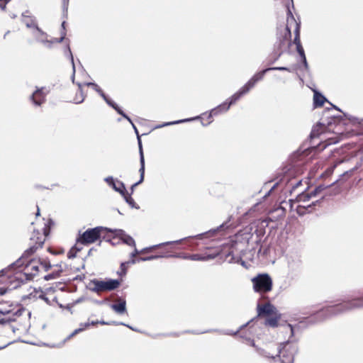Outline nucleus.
Listing matches in <instances>:
<instances>
[{"mask_svg":"<svg viewBox=\"0 0 363 363\" xmlns=\"http://www.w3.org/2000/svg\"><path fill=\"white\" fill-rule=\"evenodd\" d=\"M104 101L111 107H113V108L116 107V106H117V104L113 102L112 100H111L110 99H108L106 95H105V97H102Z\"/></svg>","mask_w":363,"mask_h":363,"instance_id":"f704fd0d","label":"nucleus"},{"mask_svg":"<svg viewBox=\"0 0 363 363\" xmlns=\"http://www.w3.org/2000/svg\"><path fill=\"white\" fill-rule=\"evenodd\" d=\"M45 231L41 234L39 231H33V236L30 238V247L26 250L23 255L11 264L7 269H3L1 273L6 275L10 283V286L13 289L18 288L21 284L33 279L40 270V259H31L25 264V261L37 249L42 247L45 240Z\"/></svg>","mask_w":363,"mask_h":363,"instance_id":"f257e3e1","label":"nucleus"},{"mask_svg":"<svg viewBox=\"0 0 363 363\" xmlns=\"http://www.w3.org/2000/svg\"><path fill=\"white\" fill-rule=\"evenodd\" d=\"M111 308L118 314H123L126 312V302L124 299H120L118 303H113Z\"/></svg>","mask_w":363,"mask_h":363,"instance_id":"dca6fc26","label":"nucleus"},{"mask_svg":"<svg viewBox=\"0 0 363 363\" xmlns=\"http://www.w3.org/2000/svg\"><path fill=\"white\" fill-rule=\"evenodd\" d=\"M45 94L43 92V89H38L31 96L34 104L37 106L41 105L45 101Z\"/></svg>","mask_w":363,"mask_h":363,"instance_id":"2eb2a0df","label":"nucleus"},{"mask_svg":"<svg viewBox=\"0 0 363 363\" xmlns=\"http://www.w3.org/2000/svg\"><path fill=\"white\" fill-rule=\"evenodd\" d=\"M121 240L124 243L127 244L128 245L133 247H135V240L130 235L122 233Z\"/></svg>","mask_w":363,"mask_h":363,"instance_id":"4be33fe9","label":"nucleus"},{"mask_svg":"<svg viewBox=\"0 0 363 363\" xmlns=\"http://www.w3.org/2000/svg\"><path fill=\"white\" fill-rule=\"evenodd\" d=\"M128 328H130V329H132V330H134L132 327H130L128 325H127Z\"/></svg>","mask_w":363,"mask_h":363,"instance_id":"8fccbe9b","label":"nucleus"},{"mask_svg":"<svg viewBox=\"0 0 363 363\" xmlns=\"http://www.w3.org/2000/svg\"><path fill=\"white\" fill-rule=\"evenodd\" d=\"M78 86H79V89H81V84H78Z\"/></svg>","mask_w":363,"mask_h":363,"instance_id":"3c124183","label":"nucleus"},{"mask_svg":"<svg viewBox=\"0 0 363 363\" xmlns=\"http://www.w3.org/2000/svg\"><path fill=\"white\" fill-rule=\"evenodd\" d=\"M133 127L134 128L136 134L138 135V130H137V128H136V127L135 126L134 124H133ZM138 145H139V150H140V168L139 169V172H140V180L138 182H136L135 184H134L132 186V188H131L132 190L133 189V188L135 186H136L137 185H138L139 184H140V183H142L143 182L144 174H145V159H144V155H143L142 143H141V140L140 139L139 135H138Z\"/></svg>","mask_w":363,"mask_h":363,"instance_id":"9b49d317","label":"nucleus"},{"mask_svg":"<svg viewBox=\"0 0 363 363\" xmlns=\"http://www.w3.org/2000/svg\"><path fill=\"white\" fill-rule=\"evenodd\" d=\"M266 318L264 324L272 328H275L278 325V321L280 319V314L276 313V315H272Z\"/></svg>","mask_w":363,"mask_h":363,"instance_id":"a211bd4d","label":"nucleus"},{"mask_svg":"<svg viewBox=\"0 0 363 363\" xmlns=\"http://www.w3.org/2000/svg\"><path fill=\"white\" fill-rule=\"evenodd\" d=\"M124 267H125V263H122L121 264V268L123 269Z\"/></svg>","mask_w":363,"mask_h":363,"instance_id":"49530a36","label":"nucleus"},{"mask_svg":"<svg viewBox=\"0 0 363 363\" xmlns=\"http://www.w3.org/2000/svg\"><path fill=\"white\" fill-rule=\"evenodd\" d=\"M258 315H276L277 313V308L271 303L258 304L257 305Z\"/></svg>","mask_w":363,"mask_h":363,"instance_id":"f8f14e48","label":"nucleus"},{"mask_svg":"<svg viewBox=\"0 0 363 363\" xmlns=\"http://www.w3.org/2000/svg\"><path fill=\"white\" fill-rule=\"evenodd\" d=\"M296 50H297L298 53L300 55V56L302 57L303 62L304 63V65L306 67H307L308 64H307V62H306V58L304 50H303V48L302 45H298L296 46Z\"/></svg>","mask_w":363,"mask_h":363,"instance_id":"393cba45","label":"nucleus"},{"mask_svg":"<svg viewBox=\"0 0 363 363\" xmlns=\"http://www.w3.org/2000/svg\"><path fill=\"white\" fill-rule=\"evenodd\" d=\"M126 202L131 206L132 207H134L135 201L130 196V195H128V193L125 194V196H123Z\"/></svg>","mask_w":363,"mask_h":363,"instance_id":"2f4dec72","label":"nucleus"},{"mask_svg":"<svg viewBox=\"0 0 363 363\" xmlns=\"http://www.w3.org/2000/svg\"><path fill=\"white\" fill-rule=\"evenodd\" d=\"M289 327L290 328L291 333H294L293 327L291 325H289Z\"/></svg>","mask_w":363,"mask_h":363,"instance_id":"c03bdc74","label":"nucleus"},{"mask_svg":"<svg viewBox=\"0 0 363 363\" xmlns=\"http://www.w3.org/2000/svg\"><path fill=\"white\" fill-rule=\"evenodd\" d=\"M170 243L171 242H169L161 243V244L153 245V246H151V247H149L143 248L140 251L138 250L137 248L135 246L134 247V251L131 253V257H135L138 254L148 252H150L151 250H152L153 249L159 247H160L162 245H169Z\"/></svg>","mask_w":363,"mask_h":363,"instance_id":"f3484780","label":"nucleus"},{"mask_svg":"<svg viewBox=\"0 0 363 363\" xmlns=\"http://www.w3.org/2000/svg\"><path fill=\"white\" fill-rule=\"evenodd\" d=\"M362 307H363V298L353 299L351 301L335 306V314Z\"/></svg>","mask_w":363,"mask_h":363,"instance_id":"9d476101","label":"nucleus"},{"mask_svg":"<svg viewBox=\"0 0 363 363\" xmlns=\"http://www.w3.org/2000/svg\"><path fill=\"white\" fill-rule=\"evenodd\" d=\"M214 256L208 255L207 257H203L199 254H194L189 255V259L194 260V261H203L207 259H213Z\"/></svg>","mask_w":363,"mask_h":363,"instance_id":"412c9836","label":"nucleus"},{"mask_svg":"<svg viewBox=\"0 0 363 363\" xmlns=\"http://www.w3.org/2000/svg\"><path fill=\"white\" fill-rule=\"evenodd\" d=\"M10 0H0V7L2 9H4L6 8V4Z\"/></svg>","mask_w":363,"mask_h":363,"instance_id":"58836bf2","label":"nucleus"},{"mask_svg":"<svg viewBox=\"0 0 363 363\" xmlns=\"http://www.w3.org/2000/svg\"><path fill=\"white\" fill-rule=\"evenodd\" d=\"M311 208V205L302 206L299 205L296 208V212L299 216H303L306 213L307 209Z\"/></svg>","mask_w":363,"mask_h":363,"instance_id":"bb28decb","label":"nucleus"},{"mask_svg":"<svg viewBox=\"0 0 363 363\" xmlns=\"http://www.w3.org/2000/svg\"><path fill=\"white\" fill-rule=\"evenodd\" d=\"M114 109L117 111L118 113L121 115L123 117L126 118L132 125L133 124L131 119L118 107V106H116Z\"/></svg>","mask_w":363,"mask_h":363,"instance_id":"c756f323","label":"nucleus"},{"mask_svg":"<svg viewBox=\"0 0 363 363\" xmlns=\"http://www.w3.org/2000/svg\"><path fill=\"white\" fill-rule=\"evenodd\" d=\"M269 70L289 71V69L286 67H274L265 69L256 74L244 86L240 89L239 91L232 96L229 103L224 102L218 107L213 108L211 111L209 117H211L213 115H217L221 112L227 111L233 104L235 103L241 96L247 93L255 86L256 82L261 80L264 77V74Z\"/></svg>","mask_w":363,"mask_h":363,"instance_id":"f03ea898","label":"nucleus"},{"mask_svg":"<svg viewBox=\"0 0 363 363\" xmlns=\"http://www.w3.org/2000/svg\"><path fill=\"white\" fill-rule=\"evenodd\" d=\"M91 284H93L92 291L99 293L117 289L120 285V281L117 279H111L106 280L94 279L91 281Z\"/></svg>","mask_w":363,"mask_h":363,"instance_id":"0eeeda50","label":"nucleus"},{"mask_svg":"<svg viewBox=\"0 0 363 363\" xmlns=\"http://www.w3.org/2000/svg\"><path fill=\"white\" fill-rule=\"evenodd\" d=\"M325 189V187L324 186L320 185L317 186L313 191H312L311 194H313V196H316L317 195L320 194Z\"/></svg>","mask_w":363,"mask_h":363,"instance_id":"7c9ffc66","label":"nucleus"},{"mask_svg":"<svg viewBox=\"0 0 363 363\" xmlns=\"http://www.w3.org/2000/svg\"><path fill=\"white\" fill-rule=\"evenodd\" d=\"M224 226L225 225L222 224L217 228L209 230L207 233L215 234L216 232L223 230L224 228Z\"/></svg>","mask_w":363,"mask_h":363,"instance_id":"e433bc0d","label":"nucleus"},{"mask_svg":"<svg viewBox=\"0 0 363 363\" xmlns=\"http://www.w3.org/2000/svg\"><path fill=\"white\" fill-rule=\"evenodd\" d=\"M344 164L345 168L347 169L344 172L342 176L350 177L352 175L354 172L358 169L362 165V160L357 157H352L347 160H340L335 163L332 167L328 169L325 172L327 174H330L333 172V169L339 164Z\"/></svg>","mask_w":363,"mask_h":363,"instance_id":"20e7f679","label":"nucleus"},{"mask_svg":"<svg viewBox=\"0 0 363 363\" xmlns=\"http://www.w3.org/2000/svg\"><path fill=\"white\" fill-rule=\"evenodd\" d=\"M190 255H170L171 257H179L184 259H189Z\"/></svg>","mask_w":363,"mask_h":363,"instance_id":"4c0bfd02","label":"nucleus"},{"mask_svg":"<svg viewBox=\"0 0 363 363\" xmlns=\"http://www.w3.org/2000/svg\"><path fill=\"white\" fill-rule=\"evenodd\" d=\"M290 21H294L295 23H296V28H295V30H294L295 38H294V43L296 46L298 45H301V40H300V25L298 23L296 22V21L294 19V17L293 16L291 11L289 9H288V18H287L288 23H289Z\"/></svg>","mask_w":363,"mask_h":363,"instance_id":"4468645a","label":"nucleus"},{"mask_svg":"<svg viewBox=\"0 0 363 363\" xmlns=\"http://www.w3.org/2000/svg\"><path fill=\"white\" fill-rule=\"evenodd\" d=\"M69 0H63V9L66 12L67 11Z\"/></svg>","mask_w":363,"mask_h":363,"instance_id":"ea45409f","label":"nucleus"},{"mask_svg":"<svg viewBox=\"0 0 363 363\" xmlns=\"http://www.w3.org/2000/svg\"><path fill=\"white\" fill-rule=\"evenodd\" d=\"M256 292L266 293L272 290V280L267 274H259L252 279Z\"/></svg>","mask_w":363,"mask_h":363,"instance_id":"39448f33","label":"nucleus"},{"mask_svg":"<svg viewBox=\"0 0 363 363\" xmlns=\"http://www.w3.org/2000/svg\"><path fill=\"white\" fill-rule=\"evenodd\" d=\"M286 30H287V33H288V35H291V30H290V28H289V26H288V25L286 26Z\"/></svg>","mask_w":363,"mask_h":363,"instance_id":"37998d69","label":"nucleus"},{"mask_svg":"<svg viewBox=\"0 0 363 363\" xmlns=\"http://www.w3.org/2000/svg\"><path fill=\"white\" fill-rule=\"evenodd\" d=\"M65 21H63L62 23V27L64 31L62 33V37L60 38L59 39L55 38L54 40H52L51 41H49V43H47L48 46H50V43H61L64 40V38L65 37V35H66V33L65 32Z\"/></svg>","mask_w":363,"mask_h":363,"instance_id":"cd10ccee","label":"nucleus"},{"mask_svg":"<svg viewBox=\"0 0 363 363\" xmlns=\"http://www.w3.org/2000/svg\"><path fill=\"white\" fill-rule=\"evenodd\" d=\"M40 264H41L40 266V269H43L45 272L48 271L51 267L50 264L48 262H47L46 260H43V261L40 260Z\"/></svg>","mask_w":363,"mask_h":363,"instance_id":"c85d7f7f","label":"nucleus"},{"mask_svg":"<svg viewBox=\"0 0 363 363\" xmlns=\"http://www.w3.org/2000/svg\"><path fill=\"white\" fill-rule=\"evenodd\" d=\"M105 181L111 186L115 191L119 192L121 195L125 196L127 194V191L123 182L114 181L112 177H108L105 179Z\"/></svg>","mask_w":363,"mask_h":363,"instance_id":"ddd939ff","label":"nucleus"},{"mask_svg":"<svg viewBox=\"0 0 363 363\" xmlns=\"http://www.w3.org/2000/svg\"><path fill=\"white\" fill-rule=\"evenodd\" d=\"M194 118H192L193 120ZM191 121V119H185V120H181V121H174V122H170V123H167L165 124H163L162 125H161L160 127H163V126H165V125H172V124H177V123H182V122H185V121Z\"/></svg>","mask_w":363,"mask_h":363,"instance_id":"c9c22d12","label":"nucleus"},{"mask_svg":"<svg viewBox=\"0 0 363 363\" xmlns=\"http://www.w3.org/2000/svg\"><path fill=\"white\" fill-rule=\"evenodd\" d=\"M83 100H84V99H82L80 101H77L76 103H81V102H82V101H83Z\"/></svg>","mask_w":363,"mask_h":363,"instance_id":"de8ad7c7","label":"nucleus"},{"mask_svg":"<svg viewBox=\"0 0 363 363\" xmlns=\"http://www.w3.org/2000/svg\"><path fill=\"white\" fill-rule=\"evenodd\" d=\"M53 278V276L52 274H48L45 277V279L48 281Z\"/></svg>","mask_w":363,"mask_h":363,"instance_id":"79ce46f5","label":"nucleus"},{"mask_svg":"<svg viewBox=\"0 0 363 363\" xmlns=\"http://www.w3.org/2000/svg\"><path fill=\"white\" fill-rule=\"evenodd\" d=\"M105 230L103 227L88 229L80 236L79 241L82 244L93 243L100 238L101 232Z\"/></svg>","mask_w":363,"mask_h":363,"instance_id":"1a4fd4ad","label":"nucleus"},{"mask_svg":"<svg viewBox=\"0 0 363 363\" xmlns=\"http://www.w3.org/2000/svg\"><path fill=\"white\" fill-rule=\"evenodd\" d=\"M25 310L22 308H6L0 307V323L4 324L16 321L18 318L22 315Z\"/></svg>","mask_w":363,"mask_h":363,"instance_id":"6e6552de","label":"nucleus"},{"mask_svg":"<svg viewBox=\"0 0 363 363\" xmlns=\"http://www.w3.org/2000/svg\"><path fill=\"white\" fill-rule=\"evenodd\" d=\"M159 257H162V256H160V255H152V256H150V257H141L140 258L139 260L140 261H148V260H153V259H157Z\"/></svg>","mask_w":363,"mask_h":363,"instance_id":"473e14b6","label":"nucleus"},{"mask_svg":"<svg viewBox=\"0 0 363 363\" xmlns=\"http://www.w3.org/2000/svg\"><path fill=\"white\" fill-rule=\"evenodd\" d=\"M281 345H274V352L263 350L262 354L272 359L274 363H293L294 354L297 351L296 346L288 342L284 343L282 347Z\"/></svg>","mask_w":363,"mask_h":363,"instance_id":"7ed1b4c3","label":"nucleus"},{"mask_svg":"<svg viewBox=\"0 0 363 363\" xmlns=\"http://www.w3.org/2000/svg\"><path fill=\"white\" fill-rule=\"evenodd\" d=\"M325 98L317 91L314 92L313 103L315 107L322 106L325 101Z\"/></svg>","mask_w":363,"mask_h":363,"instance_id":"6ab92c4d","label":"nucleus"},{"mask_svg":"<svg viewBox=\"0 0 363 363\" xmlns=\"http://www.w3.org/2000/svg\"><path fill=\"white\" fill-rule=\"evenodd\" d=\"M86 85L88 86H92L93 89L96 91H97L101 97H105V94L96 84L92 83V82H88V83H86Z\"/></svg>","mask_w":363,"mask_h":363,"instance_id":"a878e982","label":"nucleus"},{"mask_svg":"<svg viewBox=\"0 0 363 363\" xmlns=\"http://www.w3.org/2000/svg\"><path fill=\"white\" fill-rule=\"evenodd\" d=\"M312 197H314V196H313L311 192V193H303V194H299L297 196L296 200L298 202L306 203V202L308 201Z\"/></svg>","mask_w":363,"mask_h":363,"instance_id":"aec40b11","label":"nucleus"},{"mask_svg":"<svg viewBox=\"0 0 363 363\" xmlns=\"http://www.w3.org/2000/svg\"><path fill=\"white\" fill-rule=\"evenodd\" d=\"M40 215V210L39 208H38V211H37V213H36V216H38Z\"/></svg>","mask_w":363,"mask_h":363,"instance_id":"a18cd8bd","label":"nucleus"},{"mask_svg":"<svg viewBox=\"0 0 363 363\" xmlns=\"http://www.w3.org/2000/svg\"><path fill=\"white\" fill-rule=\"evenodd\" d=\"M95 323L94 322H91V323H86L84 324V328H78V329H76L74 330L66 339L65 340H68L69 339H71L72 337H74V335H76L77 334H78L79 333L83 331L84 330L85 328L89 326L90 325H94Z\"/></svg>","mask_w":363,"mask_h":363,"instance_id":"5701e85b","label":"nucleus"},{"mask_svg":"<svg viewBox=\"0 0 363 363\" xmlns=\"http://www.w3.org/2000/svg\"><path fill=\"white\" fill-rule=\"evenodd\" d=\"M6 346V345H5V346H3V347H0V350H1V349H3V348H4V347H5Z\"/></svg>","mask_w":363,"mask_h":363,"instance_id":"09e8293b","label":"nucleus"},{"mask_svg":"<svg viewBox=\"0 0 363 363\" xmlns=\"http://www.w3.org/2000/svg\"><path fill=\"white\" fill-rule=\"evenodd\" d=\"M101 324H104H104H106V323H105V322H101Z\"/></svg>","mask_w":363,"mask_h":363,"instance_id":"603ef678","label":"nucleus"},{"mask_svg":"<svg viewBox=\"0 0 363 363\" xmlns=\"http://www.w3.org/2000/svg\"><path fill=\"white\" fill-rule=\"evenodd\" d=\"M29 11H26L22 14L23 21L28 28H33V35L38 39V40L44 43H49V40H47V35L43 33L37 26L35 18H32L29 15Z\"/></svg>","mask_w":363,"mask_h":363,"instance_id":"423d86ee","label":"nucleus"},{"mask_svg":"<svg viewBox=\"0 0 363 363\" xmlns=\"http://www.w3.org/2000/svg\"><path fill=\"white\" fill-rule=\"evenodd\" d=\"M323 129V125L321 124L318 125L317 126L314 127L311 133V135H310L311 138L313 139V138L318 137L320 134L319 130H320L322 131Z\"/></svg>","mask_w":363,"mask_h":363,"instance_id":"b1692460","label":"nucleus"},{"mask_svg":"<svg viewBox=\"0 0 363 363\" xmlns=\"http://www.w3.org/2000/svg\"><path fill=\"white\" fill-rule=\"evenodd\" d=\"M73 249H72L69 252H68V257L69 258H73L75 257V255L73 253Z\"/></svg>","mask_w":363,"mask_h":363,"instance_id":"a19ab883","label":"nucleus"},{"mask_svg":"<svg viewBox=\"0 0 363 363\" xmlns=\"http://www.w3.org/2000/svg\"><path fill=\"white\" fill-rule=\"evenodd\" d=\"M67 51H68L69 56L70 60H71V62L72 64L73 74H74V72H75V65H74V58H73L71 50H70L69 46L67 47Z\"/></svg>","mask_w":363,"mask_h":363,"instance_id":"72a5a7b5","label":"nucleus"}]
</instances>
